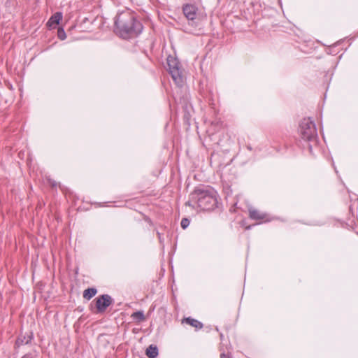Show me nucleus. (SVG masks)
I'll return each mask as SVG.
<instances>
[{
    "instance_id": "nucleus-1",
    "label": "nucleus",
    "mask_w": 358,
    "mask_h": 358,
    "mask_svg": "<svg viewBox=\"0 0 358 358\" xmlns=\"http://www.w3.org/2000/svg\"><path fill=\"white\" fill-rule=\"evenodd\" d=\"M115 30L122 38L137 36L143 30L141 22L136 20L135 15L129 10L119 13L115 20Z\"/></svg>"
},
{
    "instance_id": "nucleus-2",
    "label": "nucleus",
    "mask_w": 358,
    "mask_h": 358,
    "mask_svg": "<svg viewBox=\"0 0 358 358\" xmlns=\"http://www.w3.org/2000/svg\"><path fill=\"white\" fill-rule=\"evenodd\" d=\"M217 203L215 192L210 189H196L189 195L186 205L193 208H199L202 210H213Z\"/></svg>"
},
{
    "instance_id": "nucleus-3",
    "label": "nucleus",
    "mask_w": 358,
    "mask_h": 358,
    "mask_svg": "<svg viewBox=\"0 0 358 358\" xmlns=\"http://www.w3.org/2000/svg\"><path fill=\"white\" fill-rule=\"evenodd\" d=\"M300 135L301 138L308 142L316 144L317 141V133L315 124L310 118L303 119L300 124Z\"/></svg>"
},
{
    "instance_id": "nucleus-4",
    "label": "nucleus",
    "mask_w": 358,
    "mask_h": 358,
    "mask_svg": "<svg viewBox=\"0 0 358 358\" xmlns=\"http://www.w3.org/2000/svg\"><path fill=\"white\" fill-rule=\"evenodd\" d=\"M167 64L169 73L175 83L177 85H182L183 83V77L181 66L178 59L174 57L169 56L167 57Z\"/></svg>"
},
{
    "instance_id": "nucleus-5",
    "label": "nucleus",
    "mask_w": 358,
    "mask_h": 358,
    "mask_svg": "<svg viewBox=\"0 0 358 358\" xmlns=\"http://www.w3.org/2000/svg\"><path fill=\"white\" fill-rule=\"evenodd\" d=\"M113 303V299L108 294H102L96 298L90 304V310L94 313H104Z\"/></svg>"
},
{
    "instance_id": "nucleus-6",
    "label": "nucleus",
    "mask_w": 358,
    "mask_h": 358,
    "mask_svg": "<svg viewBox=\"0 0 358 358\" xmlns=\"http://www.w3.org/2000/svg\"><path fill=\"white\" fill-rule=\"evenodd\" d=\"M248 215L249 217L251 220L257 221V224L268 222L273 220L272 217L268 213L254 208H250L248 209Z\"/></svg>"
},
{
    "instance_id": "nucleus-7",
    "label": "nucleus",
    "mask_w": 358,
    "mask_h": 358,
    "mask_svg": "<svg viewBox=\"0 0 358 358\" xmlns=\"http://www.w3.org/2000/svg\"><path fill=\"white\" fill-rule=\"evenodd\" d=\"M185 16L189 20H194L196 17L197 8L192 4H186L182 8Z\"/></svg>"
},
{
    "instance_id": "nucleus-8",
    "label": "nucleus",
    "mask_w": 358,
    "mask_h": 358,
    "mask_svg": "<svg viewBox=\"0 0 358 358\" xmlns=\"http://www.w3.org/2000/svg\"><path fill=\"white\" fill-rule=\"evenodd\" d=\"M62 19V14L60 12L55 13L48 21L47 25L50 28H55Z\"/></svg>"
},
{
    "instance_id": "nucleus-9",
    "label": "nucleus",
    "mask_w": 358,
    "mask_h": 358,
    "mask_svg": "<svg viewBox=\"0 0 358 358\" xmlns=\"http://www.w3.org/2000/svg\"><path fill=\"white\" fill-rule=\"evenodd\" d=\"M182 323L189 324L194 327L196 329H201L203 327V324L201 322L190 317L183 318L182 320Z\"/></svg>"
},
{
    "instance_id": "nucleus-10",
    "label": "nucleus",
    "mask_w": 358,
    "mask_h": 358,
    "mask_svg": "<svg viewBox=\"0 0 358 358\" xmlns=\"http://www.w3.org/2000/svg\"><path fill=\"white\" fill-rule=\"evenodd\" d=\"M145 355L149 358H156L158 355V348L156 345H150L146 349Z\"/></svg>"
},
{
    "instance_id": "nucleus-11",
    "label": "nucleus",
    "mask_w": 358,
    "mask_h": 358,
    "mask_svg": "<svg viewBox=\"0 0 358 358\" xmlns=\"http://www.w3.org/2000/svg\"><path fill=\"white\" fill-rule=\"evenodd\" d=\"M97 293V289L94 287L87 288L84 290L83 296L86 300H90Z\"/></svg>"
},
{
    "instance_id": "nucleus-12",
    "label": "nucleus",
    "mask_w": 358,
    "mask_h": 358,
    "mask_svg": "<svg viewBox=\"0 0 358 358\" xmlns=\"http://www.w3.org/2000/svg\"><path fill=\"white\" fill-rule=\"evenodd\" d=\"M131 317L137 323H140L145 320L144 313L142 310L133 313Z\"/></svg>"
},
{
    "instance_id": "nucleus-13",
    "label": "nucleus",
    "mask_w": 358,
    "mask_h": 358,
    "mask_svg": "<svg viewBox=\"0 0 358 358\" xmlns=\"http://www.w3.org/2000/svg\"><path fill=\"white\" fill-rule=\"evenodd\" d=\"M57 36L60 40H64L66 38V34L63 28H59L57 30Z\"/></svg>"
},
{
    "instance_id": "nucleus-14",
    "label": "nucleus",
    "mask_w": 358,
    "mask_h": 358,
    "mask_svg": "<svg viewBox=\"0 0 358 358\" xmlns=\"http://www.w3.org/2000/svg\"><path fill=\"white\" fill-rule=\"evenodd\" d=\"M180 224L182 229H186L189 224V220L187 218H183L181 220Z\"/></svg>"
},
{
    "instance_id": "nucleus-15",
    "label": "nucleus",
    "mask_w": 358,
    "mask_h": 358,
    "mask_svg": "<svg viewBox=\"0 0 358 358\" xmlns=\"http://www.w3.org/2000/svg\"><path fill=\"white\" fill-rule=\"evenodd\" d=\"M48 182L52 187H57V185H58L57 182L55 180H52V179H48Z\"/></svg>"
},
{
    "instance_id": "nucleus-16",
    "label": "nucleus",
    "mask_w": 358,
    "mask_h": 358,
    "mask_svg": "<svg viewBox=\"0 0 358 358\" xmlns=\"http://www.w3.org/2000/svg\"><path fill=\"white\" fill-rule=\"evenodd\" d=\"M220 358H231V356L229 354H226L225 352H221L220 354Z\"/></svg>"
},
{
    "instance_id": "nucleus-17",
    "label": "nucleus",
    "mask_w": 358,
    "mask_h": 358,
    "mask_svg": "<svg viewBox=\"0 0 358 358\" xmlns=\"http://www.w3.org/2000/svg\"><path fill=\"white\" fill-rule=\"evenodd\" d=\"M16 343H17V344H18V345H20V344H23L24 341L19 338H17V340Z\"/></svg>"
},
{
    "instance_id": "nucleus-18",
    "label": "nucleus",
    "mask_w": 358,
    "mask_h": 358,
    "mask_svg": "<svg viewBox=\"0 0 358 358\" xmlns=\"http://www.w3.org/2000/svg\"><path fill=\"white\" fill-rule=\"evenodd\" d=\"M21 358H31L30 355H24Z\"/></svg>"
},
{
    "instance_id": "nucleus-19",
    "label": "nucleus",
    "mask_w": 358,
    "mask_h": 358,
    "mask_svg": "<svg viewBox=\"0 0 358 358\" xmlns=\"http://www.w3.org/2000/svg\"><path fill=\"white\" fill-rule=\"evenodd\" d=\"M157 236H158L159 241H161V234L159 232H157Z\"/></svg>"
},
{
    "instance_id": "nucleus-20",
    "label": "nucleus",
    "mask_w": 358,
    "mask_h": 358,
    "mask_svg": "<svg viewBox=\"0 0 358 358\" xmlns=\"http://www.w3.org/2000/svg\"><path fill=\"white\" fill-rule=\"evenodd\" d=\"M251 228V226H248L245 229H250Z\"/></svg>"
},
{
    "instance_id": "nucleus-21",
    "label": "nucleus",
    "mask_w": 358,
    "mask_h": 358,
    "mask_svg": "<svg viewBox=\"0 0 358 358\" xmlns=\"http://www.w3.org/2000/svg\"><path fill=\"white\" fill-rule=\"evenodd\" d=\"M309 149H310V150H311V149H312V145H309Z\"/></svg>"
}]
</instances>
